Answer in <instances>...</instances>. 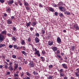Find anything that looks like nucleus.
<instances>
[{
    "label": "nucleus",
    "instance_id": "f257e3e1",
    "mask_svg": "<svg viewBox=\"0 0 79 79\" xmlns=\"http://www.w3.org/2000/svg\"><path fill=\"white\" fill-rule=\"evenodd\" d=\"M1 34H0V42H2L5 39V38H4V36L2 34H4L6 35V31L5 30L2 32Z\"/></svg>",
    "mask_w": 79,
    "mask_h": 79
},
{
    "label": "nucleus",
    "instance_id": "f03ea898",
    "mask_svg": "<svg viewBox=\"0 0 79 79\" xmlns=\"http://www.w3.org/2000/svg\"><path fill=\"white\" fill-rule=\"evenodd\" d=\"M59 8L60 10L61 11H63V12H64V11H66V8H65V7H64L60 6L59 7Z\"/></svg>",
    "mask_w": 79,
    "mask_h": 79
},
{
    "label": "nucleus",
    "instance_id": "7ed1b4c3",
    "mask_svg": "<svg viewBox=\"0 0 79 79\" xmlns=\"http://www.w3.org/2000/svg\"><path fill=\"white\" fill-rule=\"evenodd\" d=\"M13 2H14L13 0H9V1L7 2L8 5H9V6L11 5L13 3Z\"/></svg>",
    "mask_w": 79,
    "mask_h": 79
},
{
    "label": "nucleus",
    "instance_id": "20e7f679",
    "mask_svg": "<svg viewBox=\"0 0 79 79\" xmlns=\"http://www.w3.org/2000/svg\"><path fill=\"white\" fill-rule=\"evenodd\" d=\"M74 28H75L76 30H79V26H78V25L77 24H75L73 25V26Z\"/></svg>",
    "mask_w": 79,
    "mask_h": 79
},
{
    "label": "nucleus",
    "instance_id": "39448f33",
    "mask_svg": "<svg viewBox=\"0 0 79 79\" xmlns=\"http://www.w3.org/2000/svg\"><path fill=\"white\" fill-rule=\"evenodd\" d=\"M28 65L30 66V67H31V68H34V67L35 66V64L32 62H30V63Z\"/></svg>",
    "mask_w": 79,
    "mask_h": 79
},
{
    "label": "nucleus",
    "instance_id": "423d86ee",
    "mask_svg": "<svg viewBox=\"0 0 79 79\" xmlns=\"http://www.w3.org/2000/svg\"><path fill=\"white\" fill-rule=\"evenodd\" d=\"M6 11H7L8 13H11V9L10 7H6Z\"/></svg>",
    "mask_w": 79,
    "mask_h": 79
},
{
    "label": "nucleus",
    "instance_id": "0eeeda50",
    "mask_svg": "<svg viewBox=\"0 0 79 79\" xmlns=\"http://www.w3.org/2000/svg\"><path fill=\"white\" fill-rule=\"evenodd\" d=\"M57 43H58L59 44H60V43L61 42V40L59 37H58L57 38Z\"/></svg>",
    "mask_w": 79,
    "mask_h": 79
},
{
    "label": "nucleus",
    "instance_id": "6e6552de",
    "mask_svg": "<svg viewBox=\"0 0 79 79\" xmlns=\"http://www.w3.org/2000/svg\"><path fill=\"white\" fill-rule=\"evenodd\" d=\"M8 69L10 71H12L13 70V65H10L8 67Z\"/></svg>",
    "mask_w": 79,
    "mask_h": 79
},
{
    "label": "nucleus",
    "instance_id": "1a4fd4ad",
    "mask_svg": "<svg viewBox=\"0 0 79 79\" xmlns=\"http://www.w3.org/2000/svg\"><path fill=\"white\" fill-rule=\"evenodd\" d=\"M7 23L8 24H11L12 23H13V22H12V21L10 19H8L7 21Z\"/></svg>",
    "mask_w": 79,
    "mask_h": 79
},
{
    "label": "nucleus",
    "instance_id": "9d476101",
    "mask_svg": "<svg viewBox=\"0 0 79 79\" xmlns=\"http://www.w3.org/2000/svg\"><path fill=\"white\" fill-rule=\"evenodd\" d=\"M62 67L64 69H68V66L67 65L65 64H62Z\"/></svg>",
    "mask_w": 79,
    "mask_h": 79
},
{
    "label": "nucleus",
    "instance_id": "9b49d317",
    "mask_svg": "<svg viewBox=\"0 0 79 79\" xmlns=\"http://www.w3.org/2000/svg\"><path fill=\"white\" fill-rule=\"evenodd\" d=\"M58 5L59 6H61V5L62 6H64L65 5V4L64 3L62 2H60L58 4Z\"/></svg>",
    "mask_w": 79,
    "mask_h": 79
},
{
    "label": "nucleus",
    "instance_id": "f8f14e48",
    "mask_svg": "<svg viewBox=\"0 0 79 79\" xmlns=\"http://www.w3.org/2000/svg\"><path fill=\"white\" fill-rule=\"evenodd\" d=\"M35 41L36 43H39L40 40H39V38L37 37H36L35 39Z\"/></svg>",
    "mask_w": 79,
    "mask_h": 79
},
{
    "label": "nucleus",
    "instance_id": "ddd939ff",
    "mask_svg": "<svg viewBox=\"0 0 79 79\" xmlns=\"http://www.w3.org/2000/svg\"><path fill=\"white\" fill-rule=\"evenodd\" d=\"M52 49L53 51V52H55V51H56L57 50V47H54L52 48Z\"/></svg>",
    "mask_w": 79,
    "mask_h": 79
},
{
    "label": "nucleus",
    "instance_id": "4468645a",
    "mask_svg": "<svg viewBox=\"0 0 79 79\" xmlns=\"http://www.w3.org/2000/svg\"><path fill=\"white\" fill-rule=\"evenodd\" d=\"M75 74L77 77H79V69L78 70L77 72H75Z\"/></svg>",
    "mask_w": 79,
    "mask_h": 79
},
{
    "label": "nucleus",
    "instance_id": "2eb2a0df",
    "mask_svg": "<svg viewBox=\"0 0 79 79\" xmlns=\"http://www.w3.org/2000/svg\"><path fill=\"white\" fill-rule=\"evenodd\" d=\"M31 22H29V23H27L26 25L27 27H29V26H30V25H31Z\"/></svg>",
    "mask_w": 79,
    "mask_h": 79
},
{
    "label": "nucleus",
    "instance_id": "dca6fc26",
    "mask_svg": "<svg viewBox=\"0 0 79 79\" xmlns=\"http://www.w3.org/2000/svg\"><path fill=\"white\" fill-rule=\"evenodd\" d=\"M53 41H49L48 42V45H53Z\"/></svg>",
    "mask_w": 79,
    "mask_h": 79
},
{
    "label": "nucleus",
    "instance_id": "f3484780",
    "mask_svg": "<svg viewBox=\"0 0 79 79\" xmlns=\"http://www.w3.org/2000/svg\"><path fill=\"white\" fill-rule=\"evenodd\" d=\"M49 10L51 11H52V12H54V11H55L54 9H53L52 7L49 8Z\"/></svg>",
    "mask_w": 79,
    "mask_h": 79
},
{
    "label": "nucleus",
    "instance_id": "a211bd4d",
    "mask_svg": "<svg viewBox=\"0 0 79 79\" xmlns=\"http://www.w3.org/2000/svg\"><path fill=\"white\" fill-rule=\"evenodd\" d=\"M31 26H35L36 25V23L35 22H33L31 23Z\"/></svg>",
    "mask_w": 79,
    "mask_h": 79
},
{
    "label": "nucleus",
    "instance_id": "6ab92c4d",
    "mask_svg": "<svg viewBox=\"0 0 79 79\" xmlns=\"http://www.w3.org/2000/svg\"><path fill=\"white\" fill-rule=\"evenodd\" d=\"M5 46H6L5 44H0V48H1V47H5Z\"/></svg>",
    "mask_w": 79,
    "mask_h": 79
},
{
    "label": "nucleus",
    "instance_id": "aec40b11",
    "mask_svg": "<svg viewBox=\"0 0 79 79\" xmlns=\"http://www.w3.org/2000/svg\"><path fill=\"white\" fill-rule=\"evenodd\" d=\"M57 57H58V58H60V60L61 61L63 60V59H62V58H61V56H59L58 55H57Z\"/></svg>",
    "mask_w": 79,
    "mask_h": 79
},
{
    "label": "nucleus",
    "instance_id": "412c9836",
    "mask_svg": "<svg viewBox=\"0 0 79 79\" xmlns=\"http://www.w3.org/2000/svg\"><path fill=\"white\" fill-rule=\"evenodd\" d=\"M33 74H34V75H38L39 73L36 72L35 71H34L33 72Z\"/></svg>",
    "mask_w": 79,
    "mask_h": 79
},
{
    "label": "nucleus",
    "instance_id": "4be33fe9",
    "mask_svg": "<svg viewBox=\"0 0 79 79\" xmlns=\"http://www.w3.org/2000/svg\"><path fill=\"white\" fill-rule=\"evenodd\" d=\"M25 44V42H24V40H22L21 41V44L22 45H24V44Z\"/></svg>",
    "mask_w": 79,
    "mask_h": 79
},
{
    "label": "nucleus",
    "instance_id": "5701e85b",
    "mask_svg": "<svg viewBox=\"0 0 79 79\" xmlns=\"http://www.w3.org/2000/svg\"><path fill=\"white\" fill-rule=\"evenodd\" d=\"M14 76L15 77H19V75H18V74L15 73L14 74Z\"/></svg>",
    "mask_w": 79,
    "mask_h": 79
},
{
    "label": "nucleus",
    "instance_id": "b1692460",
    "mask_svg": "<svg viewBox=\"0 0 79 79\" xmlns=\"http://www.w3.org/2000/svg\"><path fill=\"white\" fill-rule=\"evenodd\" d=\"M41 59V60H41V61H44L45 60V58H44V57L41 56L40 57Z\"/></svg>",
    "mask_w": 79,
    "mask_h": 79
},
{
    "label": "nucleus",
    "instance_id": "393cba45",
    "mask_svg": "<svg viewBox=\"0 0 79 79\" xmlns=\"http://www.w3.org/2000/svg\"><path fill=\"white\" fill-rule=\"evenodd\" d=\"M24 4L25 6H28L29 5V3L26 2H24Z\"/></svg>",
    "mask_w": 79,
    "mask_h": 79
},
{
    "label": "nucleus",
    "instance_id": "a878e982",
    "mask_svg": "<svg viewBox=\"0 0 79 79\" xmlns=\"http://www.w3.org/2000/svg\"><path fill=\"white\" fill-rule=\"evenodd\" d=\"M11 39L12 40H14V41H16V39L15 37H12Z\"/></svg>",
    "mask_w": 79,
    "mask_h": 79
},
{
    "label": "nucleus",
    "instance_id": "bb28decb",
    "mask_svg": "<svg viewBox=\"0 0 79 79\" xmlns=\"http://www.w3.org/2000/svg\"><path fill=\"white\" fill-rule=\"evenodd\" d=\"M21 75H20V76L21 77H23V76L24 75V73L23 72H22V73H21Z\"/></svg>",
    "mask_w": 79,
    "mask_h": 79
},
{
    "label": "nucleus",
    "instance_id": "cd10ccee",
    "mask_svg": "<svg viewBox=\"0 0 79 79\" xmlns=\"http://www.w3.org/2000/svg\"><path fill=\"white\" fill-rule=\"evenodd\" d=\"M12 57L13 58H15V59H16V56L15 55H13L12 56Z\"/></svg>",
    "mask_w": 79,
    "mask_h": 79
},
{
    "label": "nucleus",
    "instance_id": "c85d7f7f",
    "mask_svg": "<svg viewBox=\"0 0 79 79\" xmlns=\"http://www.w3.org/2000/svg\"><path fill=\"white\" fill-rule=\"evenodd\" d=\"M26 74L28 76H31V74L28 72H26Z\"/></svg>",
    "mask_w": 79,
    "mask_h": 79
},
{
    "label": "nucleus",
    "instance_id": "c756f323",
    "mask_svg": "<svg viewBox=\"0 0 79 79\" xmlns=\"http://www.w3.org/2000/svg\"><path fill=\"white\" fill-rule=\"evenodd\" d=\"M53 67V66L52 65H50L48 66L49 69H51V68H52Z\"/></svg>",
    "mask_w": 79,
    "mask_h": 79
},
{
    "label": "nucleus",
    "instance_id": "7c9ffc66",
    "mask_svg": "<svg viewBox=\"0 0 79 79\" xmlns=\"http://www.w3.org/2000/svg\"><path fill=\"white\" fill-rule=\"evenodd\" d=\"M40 53L39 52V51H37L35 53V55H37L38 53Z\"/></svg>",
    "mask_w": 79,
    "mask_h": 79
},
{
    "label": "nucleus",
    "instance_id": "2f4dec72",
    "mask_svg": "<svg viewBox=\"0 0 79 79\" xmlns=\"http://www.w3.org/2000/svg\"><path fill=\"white\" fill-rule=\"evenodd\" d=\"M18 3L19 5H20V6H22V4L21 3V2H20V1H18Z\"/></svg>",
    "mask_w": 79,
    "mask_h": 79
},
{
    "label": "nucleus",
    "instance_id": "473e14b6",
    "mask_svg": "<svg viewBox=\"0 0 79 79\" xmlns=\"http://www.w3.org/2000/svg\"><path fill=\"white\" fill-rule=\"evenodd\" d=\"M59 15L60 17H61V16H63V14L62 13H60L59 14Z\"/></svg>",
    "mask_w": 79,
    "mask_h": 79
},
{
    "label": "nucleus",
    "instance_id": "72a5a7b5",
    "mask_svg": "<svg viewBox=\"0 0 79 79\" xmlns=\"http://www.w3.org/2000/svg\"><path fill=\"white\" fill-rule=\"evenodd\" d=\"M60 77H61L62 76V77H63L64 76V74L63 73H60Z\"/></svg>",
    "mask_w": 79,
    "mask_h": 79
},
{
    "label": "nucleus",
    "instance_id": "f704fd0d",
    "mask_svg": "<svg viewBox=\"0 0 79 79\" xmlns=\"http://www.w3.org/2000/svg\"><path fill=\"white\" fill-rule=\"evenodd\" d=\"M18 68V65L15 66L14 70L15 71V70L16 69Z\"/></svg>",
    "mask_w": 79,
    "mask_h": 79
},
{
    "label": "nucleus",
    "instance_id": "c9c22d12",
    "mask_svg": "<svg viewBox=\"0 0 79 79\" xmlns=\"http://www.w3.org/2000/svg\"><path fill=\"white\" fill-rule=\"evenodd\" d=\"M39 6L40 8H43V6L42 5L41 3H40L39 4Z\"/></svg>",
    "mask_w": 79,
    "mask_h": 79
},
{
    "label": "nucleus",
    "instance_id": "e433bc0d",
    "mask_svg": "<svg viewBox=\"0 0 79 79\" xmlns=\"http://www.w3.org/2000/svg\"><path fill=\"white\" fill-rule=\"evenodd\" d=\"M71 49H72V50H74V49H75V47L74 46H72L71 47Z\"/></svg>",
    "mask_w": 79,
    "mask_h": 79
},
{
    "label": "nucleus",
    "instance_id": "4c0bfd02",
    "mask_svg": "<svg viewBox=\"0 0 79 79\" xmlns=\"http://www.w3.org/2000/svg\"><path fill=\"white\" fill-rule=\"evenodd\" d=\"M13 47V46L11 45H10L9 46V48H12Z\"/></svg>",
    "mask_w": 79,
    "mask_h": 79
},
{
    "label": "nucleus",
    "instance_id": "58836bf2",
    "mask_svg": "<svg viewBox=\"0 0 79 79\" xmlns=\"http://www.w3.org/2000/svg\"><path fill=\"white\" fill-rule=\"evenodd\" d=\"M13 31H16V28L15 27H13Z\"/></svg>",
    "mask_w": 79,
    "mask_h": 79
},
{
    "label": "nucleus",
    "instance_id": "ea45409f",
    "mask_svg": "<svg viewBox=\"0 0 79 79\" xmlns=\"http://www.w3.org/2000/svg\"><path fill=\"white\" fill-rule=\"evenodd\" d=\"M35 35L37 37H39V34L38 33H36L35 34Z\"/></svg>",
    "mask_w": 79,
    "mask_h": 79
},
{
    "label": "nucleus",
    "instance_id": "a19ab883",
    "mask_svg": "<svg viewBox=\"0 0 79 79\" xmlns=\"http://www.w3.org/2000/svg\"><path fill=\"white\" fill-rule=\"evenodd\" d=\"M0 2L1 3H3L5 2V1L4 0H0Z\"/></svg>",
    "mask_w": 79,
    "mask_h": 79
},
{
    "label": "nucleus",
    "instance_id": "79ce46f5",
    "mask_svg": "<svg viewBox=\"0 0 79 79\" xmlns=\"http://www.w3.org/2000/svg\"><path fill=\"white\" fill-rule=\"evenodd\" d=\"M63 69H61L60 70V73H61L63 72Z\"/></svg>",
    "mask_w": 79,
    "mask_h": 79
},
{
    "label": "nucleus",
    "instance_id": "37998d69",
    "mask_svg": "<svg viewBox=\"0 0 79 79\" xmlns=\"http://www.w3.org/2000/svg\"><path fill=\"white\" fill-rule=\"evenodd\" d=\"M48 79H52L53 78H52V77L51 76H49L48 77Z\"/></svg>",
    "mask_w": 79,
    "mask_h": 79
},
{
    "label": "nucleus",
    "instance_id": "c03bdc74",
    "mask_svg": "<svg viewBox=\"0 0 79 79\" xmlns=\"http://www.w3.org/2000/svg\"><path fill=\"white\" fill-rule=\"evenodd\" d=\"M42 34H44L45 33V30H42Z\"/></svg>",
    "mask_w": 79,
    "mask_h": 79
},
{
    "label": "nucleus",
    "instance_id": "a18cd8bd",
    "mask_svg": "<svg viewBox=\"0 0 79 79\" xmlns=\"http://www.w3.org/2000/svg\"><path fill=\"white\" fill-rule=\"evenodd\" d=\"M30 30H31V31H32L33 30H34V28L32 27H30Z\"/></svg>",
    "mask_w": 79,
    "mask_h": 79
},
{
    "label": "nucleus",
    "instance_id": "49530a36",
    "mask_svg": "<svg viewBox=\"0 0 79 79\" xmlns=\"http://www.w3.org/2000/svg\"><path fill=\"white\" fill-rule=\"evenodd\" d=\"M42 53L43 54V55H44V54H45V52L44 50L42 51Z\"/></svg>",
    "mask_w": 79,
    "mask_h": 79
},
{
    "label": "nucleus",
    "instance_id": "de8ad7c7",
    "mask_svg": "<svg viewBox=\"0 0 79 79\" xmlns=\"http://www.w3.org/2000/svg\"><path fill=\"white\" fill-rule=\"evenodd\" d=\"M60 53V52L59 50H58L56 52V53L58 54V53Z\"/></svg>",
    "mask_w": 79,
    "mask_h": 79
},
{
    "label": "nucleus",
    "instance_id": "09e8293b",
    "mask_svg": "<svg viewBox=\"0 0 79 79\" xmlns=\"http://www.w3.org/2000/svg\"><path fill=\"white\" fill-rule=\"evenodd\" d=\"M4 68H5V69H8V66H7L6 65H5Z\"/></svg>",
    "mask_w": 79,
    "mask_h": 79
},
{
    "label": "nucleus",
    "instance_id": "8fccbe9b",
    "mask_svg": "<svg viewBox=\"0 0 79 79\" xmlns=\"http://www.w3.org/2000/svg\"><path fill=\"white\" fill-rule=\"evenodd\" d=\"M26 10L28 11L30 9L27 6L26 7Z\"/></svg>",
    "mask_w": 79,
    "mask_h": 79
},
{
    "label": "nucleus",
    "instance_id": "3c124183",
    "mask_svg": "<svg viewBox=\"0 0 79 79\" xmlns=\"http://www.w3.org/2000/svg\"><path fill=\"white\" fill-rule=\"evenodd\" d=\"M12 64H13V62H9V66H12V65H11Z\"/></svg>",
    "mask_w": 79,
    "mask_h": 79
},
{
    "label": "nucleus",
    "instance_id": "603ef678",
    "mask_svg": "<svg viewBox=\"0 0 79 79\" xmlns=\"http://www.w3.org/2000/svg\"><path fill=\"white\" fill-rule=\"evenodd\" d=\"M18 69L19 70H21V69H22V68H21V66H19L18 67Z\"/></svg>",
    "mask_w": 79,
    "mask_h": 79
},
{
    "label": "nucleus",
    "instance_id": "864d4df0",
    "mask_svg": "<svg viewBox=\"0 0 79 79\" xmlns=\"http://www.w3.org/2000/svg\"><path fill=\"white\" fill-rule=\"evenodd\" d=\"M10 72L8 71L7 72V75H10Z\"/></svg>",
    "mask_w": 79,
    "mask_h": 79
},
{
    "label": "nucleus",
    "instance_id": "5fc2aeb1",
    "mask_svg": "<svg viewBox=\"0 0 79 79\" xmlns=\"http://www.w3.org/2000/svg\"><path fill=\"white\" fill-rule=\"evenodd\" d=\"M54 14L56 15V16H58V12H55Z\"/></svg>",
    "mask_w": 79,
    "mask_h": 79
},
{
    "label": "nucleus",
    "instance_id": "6e6d98bb",
    "mask_svg": "<svg viewBox=\"0 0 79 79\" xmlns=\"http://www.w3.org/2000/svg\"><path fill=\"white\" fill-rule=\"evenodd\" d=\"M64 79H68V77L66 76H65L64 77Z\"/></svg>",
    "mask_w": 79,
    "mask_h": 79
},
{
    "label": "nucleus",
    "instance_id": "4d7b16f0",
    "mask_svg": "<svg viewBox=\"0 0 79 79\" xmlns=\"http://www.w3.org/2000/svg\"><path fill=\"white\" fill-rule=\"evenodd\" d=\"M14 47L15 49L17 47V46L16 45H14Z\"/></svg>",
    "mask_w": 79,
    "mask_h": 79
},
{
    "label": "nucleus",
    "instance_id": "13d9d810",
    "mask_svg": "<svg viewBox=\"0 0 79 79\" xmlns=\"http://www.w3.org/2000/svg\"><path fill=\"white\" fill-rule=\"evenodd\" d=\"M53 6H54V7H57V5H56V4H53Z\"/></svg>",
    "mask_w": 79,
    "mask_h": 79
},
{
    "label": "nucleus",
    "instance_id": "bf43d9fd",
    "mask_svg": "<svg viewBox=\"0 0 79 79\" xmlns=\"http://www.w3.org/2000/svg\"><path fill=\"white\" fill-rule=\"evenodd\" d=\"M28 42H31V38H29L28 39Z\"/></svg>",
    "mask_w": 79,
    "mask_h": 79
},
{
    "label": "nucleus",
    "instance_id": "052dcab7",
    "mask_svg": "<svg viewBox=\"0 0 79 79\" xmlns=\"http://www.w3.org/2000/svg\"><path fill=\"white\" fill-rule=\"evenodd\" d=\"M71 14V13H70V12H68L67 14V15H69Z\"/></svg>",
    "mask_w": 79,
    "mask_h": 79
},
{
    "label": "nucleus",
    "instance_id": "680f3d73",
    "mask_svg": "<svg viewBox=\"0 0 79 79\" xmlns=\"http://www.w3.org/2000/svg\"><path fill=\"white\" fill-rule=\"evenodd\" d=\"M37 55L38 56L40 57V52L38 53V54H37Z\"/></svg>",
    "mask_w": 79,
    "mask_h": 79
},
{
    "label": "nucleus",
    "instance_id": "e2e57ef3",
    "mask_svg": "<svg viewBox=\"0 0 79 79\" xmlns=\"http://www.w3.org/2000/svg\"><path fill=\"white\" fill-rule=\"evenodd\" d=\"M69 12H68V11H66L65 12H64V14H65V15H67V14Z\"/></svg>",
    "mask_w": 79,
    "mask_h": 79
},
{
    "label": "nucleus",
    "instance_id": "0e129e2a",
    "mask_svg": "<svg viewBox=\"0 0 79 79\" xmlns=\"http://www.w3.org/2000/svg\"><path fill=\"white\" fill-rule=\"evenodd\" d=\"M11 19H14V18H15V17H14V16H11Z\"/></svg>",
    "mask_w": 79,
    "mask_h": 79
},
{
    "label": "nucleus",
    "instance_id": "69168bd1",
    "mask_svg": "<svg viewBox=\"0 0 79 79\" xmlns=\"http://www.w3.org/2000/svg\"><path fill=\"white\" fill-rule=\"evenodd\" d=\"M33 60H34V61L35 62H36L37 61L35 60V58H33Z\"/></svg>",
    "mask_w": 79,
    "mask_h": 79
},
{
    "label": "nucleus",
    "instance_id": "338daca9",
    "mask_svg": "<svg viewBox=\"0 0 79 79\" xmlns=\"http://www.w3.org/2000/svg\"><path fill=\"white\" fill-rule=\"evenodd\" d=\"M24 62L26 64H27V60H26Z\"/></svg>",
    "mask_w": 79,
    "mask_h": 79
},
{
    "label": "nucleus",
    "instance_id": "774afa93",
    "mask_svg": "<svg viewBox=\"0 0 79 79\" xmlns=\"http://www.w3.org/2000/svg\"><path fill=\"white\" fill-rule=\"evenodd\" d=\"M19 77H15V78H14V79H18Z\"/></svg>",
    "mask_w": 79,
    "mask_h": 79
}]
</instances>
